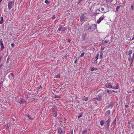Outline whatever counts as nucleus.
Returning <instances> with one entry per match:
<instances>
[{"label":"nucleus","mask_w":134,"mask_h":134,"mask_svg":"<svg viewBox=\"0 0 134 134\" xmlns=\"http://www.w3.org/2000/svg\"><path fill=\"white\" fill-rule=\"evenodd\" d=\"M97 28V25L96 24H92L91 25H86L84 29L86 31L89 32H93Z\"/></svg>","instance_id":"f257e3e1"},{"label":"nucleus","mask_w":134,"mask_h":134,"mask_svg":"<svg viewBox=\"0 0 134 134\" xmlns=\"http://www.w3.org/2000/svg\"><path fill=\"white\" fill-rule=\"evenodd\" d=\"M101 9L100 12L102 13H105L108 12L110 9V7L107 4L101 5L100 6Z\"/></svg>","instance_id":"f03ea898"},{"label":"nucleus","mask_w":134,"mask_h":134,"mask_svg":"<svg viewBox=\"0 0 134 134\" xmlns=\"http://www.w3.org/2000/svg\"><path fill=\"white\" fill-rule=\"evenodd\" d=\"M111 42V40L110 38L108 37H106L102 41V44L105 46H108L110 43Z\"/></svg>","instance_id":"7ed1b4c3"},{"label":"nucleus","mask_w":134,"mask_h":134,"mask_svg":"<svg viewBox=\"0 0 134 134\" xmlns=\"http://www.w3.org/2000/svg\"><path fill=\"white\" fill-rule=\"evenodd\" d=\"M105 84L106 87L108 88H112L113 89L115 88V89H117L118 88V85H117L115 86H112L111 83L107 82Z\"/></svg>","instance_id":"20e7f679"},{"label":"nucleus","mask_w":134,"mask_h":134,"mask_svg":"<svg viewBox=\"0 0 134 134\" xmlns=\"http://www.w3.org/2000/svg\"><path fill=\"white\" fill-rule=\"evenodd\" d=\"M14 2L13 1H10L8 2V9L9 10H10L13 7V6L14 5Z\"/></svg>","instance_id":"39448f33"},{"label":"nucleus","mask_w":134,"mask_h":134,"mask_svg":"<svg viewBox=\"0 0 134 134\" xmlns=\"http://www.w3.org/2000/svg\"><path fill=\"white\" fill-rule=\"evenodd\" d=\"M87 18L86 16L83 15H81L80 17V20L81 22L82 23H84L85 21H86Z\"/></svg>","instance_id":"423d86ee"},{"label":"nucleus","mask_w":134,"mask_h":134,"mask_svg":"<svg viewBox=\"0 0 134 134\" xmlns=\"http://www.w3.org/2000/svg\"><path fill=\"white\" fill-rule=\"evenodd\" d=\"M65 132L64 130L62 129L60 127L58 128V134H64Z\"/></svg>","instance_id":"0eeeda50"},{"label":"nucleus","mask_w":134,"mask_h":134,"mask_svg":"<svg viewBox=\"0 0 134 134\" xmlns=\"http://www.w3.org/2000/svg\"><path fill=\"white\" fill-rule=\"evenodd\" d=\"M105 17V16H104V15L101 16L97 20V23L99 24L101 22V21L103 20L104 19Z\"/></svg>","instance_id":"6e6552de"},{"label":"nucleus","mask_w":134,"mask_h":134,"mask_svg":"<svg viewBox=\"0 0 134 134\" xmlns=\"http://www.w3.org/2000/svg\"><path fill=\"white\" fill-rule=\"evenodd\" d=\"M82 39L83 40H84L86 39L87 38V34L85 32L83 33L82 35Z\"/></svg>","instance_id":"1a4fd4ad"},{"label":"nucleus","mask_w":134,"mask_h":134,"mask_svg":"<svg viewBox=\"0 0 134 134\" xmlns=\"http://www.w3.org/2000/svg\"><path fill=\"white\" fill-rule=\"evenodd\" d=\"M66 30V28L65 27H62V26L60 25V26L58 28V30L59 31H65V30Z\"/></svg>","instance_id":"9d476101"},{"label":"nucleus","mask_w":134,"mask_h":134,"mask_svg":"<svg viewBox=\"0 0 134 134\" xmlns=\"http://www.w3.org/2000/svg\"><path fill=\"white\" fill-rule=\"evenodd\" d=\"M18 102L20 104L26 103V101L24 99H21V98L18 99Z\"/></svg>","instance_id":"9b49d317"},{"label":"nucleus","mask_w":134,"mask_h":134,"mask_svg":"<svg viewBox=\"0 0 134 134\" xmlns=\"http://www.w3.org/2000/svg\"><path fill=\"white\" fill-rule=\"evenodd\" d=\"M0 45H1V50H0V51H2L4 48V47L3 43V41L2 39H1V40H0Z\"/></svg>","instance_id":"f8f14e48"},{"label":"nucleus","mask_w":134,"mask_h":134,"mask_svg":"<svg viewBox=\"0 0 134 134\" xmlns=\"http://www.w3.org/2000/svg\"><path fill=\"white\" fill-rule=\"evenodd\" d=\"M102 97L101 95H99L96 98H94V99H95L97 100H102Z\"/></svg>","instance_id":"ddd939ff"},{"label":"nucleus","mask_w":134,"mask_h":134,"mask_svg":"<svg viewBox=\"0 0 134 134\" xmlns=\"http://www.w3.org/2000/svg\"><path fill=\"white\" fill-rule=\"evenodd\" d=\"M8 77L9 79L11 80L14 77V75L12 73H10Z\"/></svg>","instance_id":"4468645a"},{"label":"nucleus","mask_w":134,"mask_h":134,"mask_svg":"<svg viewBox=\"0 0 134 134\" xmlns=\"http://www.w3.org/2000/svg\"><path fill=\"white\" fill-rule=\"evenodd\" d=\"M110 111L109 110L107 111L105 114V116H109L110 113Z\"/></svg>","instance_id":"2eb2a0df"},{"label":"nucleus","mask_w":134,"mask_h":134,"mask_svg":"<svg viewBox=\"0 0 134 134\" xmlns=\"http://www.w3.org/2000/svg\"><path fill=\"white\" fill-rule=\"evenodd\" d=\"M134 59V52L133 54V56L131 58H129L128 60L129 61H133V60Z\"/></svg>","instance_id":"dca6fc26"},{"label":"nucleus","mask_w":134,"mask_h":134,"mask_svg":"<svg viewBox=\"0 0 134 134\" xmlns=\"http://www.w3.org/2000/svg\"><path fill=\"white\" fill-rule=\"evenodd\" d=\"M91 68H92L91 69V71H96L98 70V69L96 68L92 67H91Z\"/></svg>","instance_id":"f3484780"},{"label":"nucleus","mask_w":134,"mask_h":134,"mask_svg":"<svg viewBox=\"0 0 134 134\" xmlns=\"http://www.w3.org/2000/svg\"><path fill=\"white\" fill-rule=\"evenodd\" d=\"M88 97H86L85 96L83 97L82 98V100L85 101H87L88 100Z\"/></svg>","instance_id":"a211bd4d"},{"label":"nucleus","mask_w":134,"mask_h":134,"mask_svg":"<svg viewBox=\"0 0 134 134\" xmlns=\"http://www.w3.org/2000/svg\"><path fill=\"white\" fill-rule=\"evenodd\" d=\"M100 11H101V9H100V7H99V8L97 9L96 11V14L99 13V12H100Z\"/></svg>","instance_id":"6ab92c4d"},{"label":"nucleus","mask_w":134,"mask_h":134,"mask_svg":"<svg viewBox=\"0 0 134 134\" xmlns=\"http://www.w3.org/2000/svg\"><path fill=\"white\" fill-rule=\"evenodd\" d=\"M110 121V119H108L106 121L107 124V125L108 126H109V125Z\"/></svg>","instance_id":"aec40b11"},{"label":"nucleus","mask_w":134,"mask_h":134,"mask_svg":"<svg viewBox=\"0 0 134 134\" xmlns=\"http://www.w3.org/2000/svg\"><path fill=\"white\" fill-rule=\"evenodd\" d=\"M116 123V118H115L112 123V125L113 126H115Z\"/></svg>","instance_id":"412c9836"},{"label":"nucleus","mask_w":134,"mask_h":134,"mask_svg":"<svg viewBox=\"0 0 134 134\" xmlns=\"http://www.w3.org/2000/svg\"><path fill=\"white\" fill-rule=\"evenodd\" d=\"M113 103H111L108 106L109 108H110L111 109H112L113 107Z\"/></svg>","instance_id":"4be33fe9"},{"label":"nucleus","mask_w":134,"mask_h":134,"mask_svg":"<svg viewBox=\"0 0 134 134\" xmlns=\"http://www.w3.org/2000/svg\"><path fill=\"white\" fill-rule=\"evenodd\" d=\"M121 6V5L117 6V7L116 8V11H115L116 12H117V13L118 12L119 9L120 8Z\"/></svg>","instance_id":"5701e85b"},{"label":"nucleus","mask_w":134,"mask_h":134,"mask_svg":"<svg viewBox=\"0 0 134 134\" xmlns=\"http://www.w3.org/2000/svg\"><path fill=\"white\" fill-rule=\"evenodd\" d=\"M62 123L65 126H67L68 125V122H65L63 121Z\"/></svg>","instance_id":"b1692460"},{"label":"nucleus","mask_w":134,"mask_h":134,"mask_svg":"<svg viewBox=\"0 0 134 134\" xmlns=\"http://www.w3.org/2000/svg\"><path fill=\"white\" fill-rule=\"evenodd\" d=\"M1 18V20L0 21V24H2L3 23V18L2 16H1L0 18Z\"/></svg>","instance_id":"393cba45"},{"label":"nucleus","mask_w":134,"mask_h":134,"mask_svg":"<svg viewBox=\"0 0 134 134\" xmlns=\"http://www.w3.org/2000/svg\"><path fill=\"white\" fill-rule=\"evenodd\" d=\"M83 113L82 112L81 113H80L79 115L78 116V118L79 119L83 115Z\"/></svg>","instance_id":"a878e982"},{"label":"nucleus","mask_w":134,"mask_h":134,"mask_svg":"<svg viewBox=\"0 0 134 134\" xmlns=\"http://www.w3.org/2000/svg\"><path fill=\"white\" fill-rule=\"evenodd\" d=\"M133 51L132 50H130L129 51V54H127V55H130L132 53Z\"/></svg>","instance_id":"bb28decb"},{"label":"nucleus","mask_w":134,"mask_h":134,"mask_svg":"<svg viewBox=\"0 0 134 134\" xmlns=\"http://www.w3.org/2000/svg\"><path fill=\"white\" fill-rule=\"evenodd\" d=\"M104 123V121L102 120L100 121V124L101 126H103Z\"/></svg>","instance_id":"cd10ccee"},{"label":"nucleus","mask_w":134,"mask_h":134,"mask_svg":"<svg viewBox=\"0 0 134 134\" xmlns=\"http://www.w3.org/2000/svg\"><path fill=\"white\" fill-rule=\"evenodd\" d=\"M8 125L6 124L4 125V128L5 129H7L8 128Z\"/></svg>","instance_id":"c85d7f7f"},{"label":"nucleus","mask_w":134,"mask_h":134,"mask_svg":"<svg viewBox=\"0 0 134 134\" xmlns=\"http://www.w3.org/2000/svg\"><path fill=\"white\" fill-rule=\"evenodd\" d=\"M104 1H105L107 3L108 2H111L113 0H103Z\"/></svg>","instance_id":"c756f323"},{"label":"nucleus","mask_w":134,"mask_h":134,"mask_svg":"<svg viewBox=\"0 0 134 134\" xmlns=\"http://www.w3.org/2000/svg\"><path fill=\"white\" fill-rule=\"evenodd\" d=\"M110 91H111V92H117V91H113V90H107V92H109Z\"/></svg>","instance_id":"7c9ffc66"},{"label":"nucleus","mask_w":134,"mask_h":134,"mask_svg":"<svg viewBox=\"0 0 134 134\" xmlns=\"http://www.w3.org/2000/svg\"><path fill=\"white\" fill-rule=\"evenodd\" d=\"M103 55V53L102 52H101L100 53V54L99 55L100 56V58H101L102 57V55Z\"/></svg>","instance_id":"2f4dec72"},{"label":"nucleus","mask_w":134,"mask_h":134,"mask_svg":"<svg viewBox=\"0 0 134 134\" xmlns=\"http://www.w3.org/2000/svg\"><path fill=\"white\" fill-rule=\"evenodd\" d=\"M131 9L132 10H133L132 11H133V8H134V5H131Z\"/></svg>","instance_id":"473e14b6"},{"label":"nucleus","mask_w":134,"mask_h":134,"mask_svg":"<svg viewBox=\"0 0 134 134\" xmlns=\"http://www.w3.org/2000/svg\"><path fill=\"white\" fill-rule=\"evenodd\" d=\"M87 132V131L86 129L84 130L83 131H82V134H83L85 133H86Z\"/></svg>","instance_id":"72a5a7b5"},{"label":"nucleus","mask_w":134,"mask_h":134,"mask_svg":"<svg viewBox=\"0 0 134 134\" xmlns=\"http://www.w3.org/2000/svg\"><path fill=\"white\" fill-rule=\"evenodd\" d=\"M55 77L56 78H60V76L58 74L57 75H55Z\"/></svg>","instance_id":"f704fd0d"},{"label":"nucleus","mask_w":134,"mask_h":134,"mask_svg":"<svg viewBox=\"0 0 134 134\" xmlns=\"http://www.w3.org/2000/svg\"><path fill=\"white\" fill-rule=\"evenodd\" d=\"M45 2L47 4H48L50 3V2L49 1L47 0H46L45 1Z\"/></svg>","instance_id":"c9c22d12"},{"label":"nucleus","mask_w":134,"mask_h":134,"mask_svg":"<svg viewBox=\"0 0 134 134\" xmlns=\"http://www.w3.org/2000/svg\"><path fill=\"white\" fill-rule=\"evenodd\" d=\"M54 98H60V97L59 96H57L56 95H54Z\"/></svg>","instance_id":"e433bc0d"},{"label":"nucleus","mask_w":134,"mask_h":134,"mask_svg":"<svg viewBox=\"0 0 134 134\" xmlns=\"http://www.w3.org/2000/svg\"><path fill=\"white\" fill-rule=\"evenodd\" d=\"M26 115L29 118V119H30L31 120H32L33 119H31V118L30 116V115H29L28 114V115Z\"/></svg>","instance_id":"4c0bfd02"},{"label":"nucleus","mask_w":134,"mask_h":134,"mask_svg":"<svg viewBox=\"0 0 134 134\" xmlns=\"http://www.w3.org/2000/svg\"><path fill=\"white\" fill-rule=\"evenodd\" d=\"M51 18L52 19H54L55 18V15H53Z\"/></svg>","instance_id":"58836bf2"},{"label":"nucleus","mask_w":134,"mask_h":134,"mask_svg":"<svg viewBox=\"0 0 134 134\" xmlns=\"http://www.w3.org/2000/svg\"><path fill=\"white\" fill-rule=\"evenodd\" d=\"M84 54H85V53L84 52H83L82 53L81 55H80V57H82L84 55Z\"/></svg>","instance_id":"ea45409f"},{"label":"nucleus","mask_w":134,"mask_h":134,"mask_svg":"<svg viewBox=\"0 0 134 134\" xmlns=\"http://www.w3.org/2000/svg\"><path fill=\"white\" fill-rule=\"evenodd\" d=\"M99 54H98L97 56H96V60H97V59H98V57H99Z\"/></svg>","instance_id":"a19ab883"},{"label":"nucleus","mask_w":134,"mask_h":134,"mask_svg":"<svg viewBox=\"0 0 134 134\" xmlns=\"http://www.w3.org/2000/svg\"><path fill=\"white\" fill-rule=\"evenodd\" d=\"M3 81H1L0 83V87H1L3 85Z\"/></svg>","instance_id":"79ce46f5"},{"label":"nucleus","mask_w":134,"mask_h":134,"mask_svg":"<svg viewBox=\"0 0 134 134\" xmlns=\"http://www.w3.org/2000/svg\"><path fill=\"white\" fill-rule=\"evenodd\" d=\"M14 43H12L11 44V46L13 47V48L14 47Z\"/></svg>","instance_id":"37998d69"},{"label":"nucleus","mask_w":134,"mask_h":134,"mask_svg":"<svg viewBox=\"0 0 134 134\" xmlns=\"http://www.w3.org/2000/svg\"><path fill=\"white\" fill-rule=\"evenodd\" d=\"M54 113L55 114V115H54L53 116H54V117H55L57 116V113L56 112H55Z\"/></svg>","instance_id":"c03bdc74"},{"label":"nucleus","mask_w":134,"mask_h":134,"mask_svg":"<svg viewBox=\"0 0 134 134\" xmlns=\"http://www.w3.org/2000/svg\"><path fill=\"white\" fill-rule=\"evenodd\" d=\"M77 59H75V60L74 62V63H75V64H76L77 63Z\"/></svg>","instance_id":"a18cd8bd"},{"label":"nucleus","mask_w":134,"mask_h":134,"mask_svg":"<svg viewBox=\"0 0 134 134\" xmlns=\"http://www.w3.org/2000/svg\"><path fill=\"white\" fill-rule=\"evenodd\" d=\"M73 130H71V132H70V134H73Z\"/></svg>","instance_id":"49530a36"},{"label":"nucleus","mask_w":134,"mask_h":134,"mask_svg":"<svg viewBox=\"0 0 134 134\" xmlns=\"http://www.w3.org/2000/svg\"><path fill=\"white\" fill-rule=\"evenodd\" d=\"M97 62V60H95L94 62V63L95 64H96Z\"/></svg>","instance_id":"de8ad7c7"},{"label":"nucleus","mask_w":134,"mask_h":134,"mask_svg":"<svg viewBox=\"0 0 134 134\" xmlns=\"http://www.w3.org/2000/svg\"><path fill=\"white\" fill-rule=\"evenodd\" d=\"M74 59H77L76 57L75 56H74Z\"/></svg>","instance_id":"09e8293b"},{"label":"nucleus","mask_w":134,"mask_h":134,"mask_svg":"<svg viewBox=\"0 0 134 134\" xmlns=\"http://www.w3.org/2000/svg\"><path fill=\"white\" fill-rule=\"evenodd\" d=\"M125 106L126 108H128L129 107V106L127 105H126Z\"/></svg>","instance_id":"8fccbe9b"},{"label":"nucleus","mask_w":134,"mask_h":134,"mask_svg":"<svg viewBox=\"0 0 134 134\" xmlns=\"http://www.w3.org/2000/svg\"><path fill=\"white\" fill-rule=\"evenodd\" d=\"M104 49V48L102 47L100 49L101 51H103Z\"/></svg>","instance_id":"3c124183"},{"label":"nucleus","mask_w":134,"mask_h":134,"mask_svg":"<svg viewBox=\"0 0 134 134\" xmlns=\"http://www.w3.org/2000/svg\"><path fill=\"white\" fill-rule=\"evenodd\" d=\"M134 39V35H133V37L132 38V39H131V40H133Z\"/></svg>","instance_id":"603ef678"},{"label":"nucleus","mask_w":134,"mask_h":134,"mask_svg":"<svg viewBox=\"0 0 134 134\" xmlns=\"http://www.w3.org/2000/svg\"><path fill=\"white\" fill-rule=\"evenodd\" d=\"M42 88V87L41 86V85H40L39 86V89H40V88Z\"/></svg>","instance_id":"864d4df0"},{"label":"nucleus","mask_w":134,"mask_h":134,"mask_svg":"<svg viewBox=\"0 0 134 134\" xmlns=\"http://www.w3.org/2000/svg\"><path fill=\"white\" fill-rule=\"evenodd\" d=\"M2 56H1L0 57V60H1V59H2Z\"/></svg>","instance_id":"5fc2aeb1"},{"label":"nucleus","mask_w":134,"mask_h":134,"mask_svg":"<svg viewBox=\"0 0 134 134\" xmlns=\"http://www.w3.org/2000/svg\"><path fill=\"white\" fill-rule=\"evenodd\" d=\"M71 41V40L70 39H69L68 40V42H70Z\"/></svg>","instance_id":"6e6d98bb"},{"label":"nucleus","mask_w":134,"mask_h":134,"mask_svg":"<svg viewBox=\"0 0 134 134\" xmlns=\"http://www.w3.org/2000/svg\"><path fill=\"white\" fill-rule=\"evenodd\" d=\"M131 62V63H130V64H132L133 63V61H130Z\"/></svg>","instance_id":"4d7b16f0"},{"label":"nucleus","mask_w":134,"mask_h":134,"mask_svg":"<svg viewBox=\"0 0 134 134\" xmlns=\"http://www.w3.org/2000/svg\"><path fill=\"white\" fill-rule=\"evenodd\" d=\"M128 124L129 125H130V121H129L128 122Z\"/></svg>","instance_id":"13d9d810"},{"label":"nucleus","mask_w":134,"mask_h":134,"mask_svg":"<svg viewBox=\"0 0 134 134\" xmlns=\"http://www.w3.org/2000/svg\"><path fill=\"white\" fill-rule=\"evenodd\" d=\"M129 55V58H131V54H130V55Z\"/></svg>","instance_id":"bf43d9fd"},{"label":"nucleus","mask_w":134,"mask_h":134,"mask_svg":"<svg viewBox=\"0 0 134 134\" xmlns=\"http://www.w3.org/2000/svg\"><path fill=\"white\" fill-rule=\"evenodd\" d=\"M9 59V58H8L7 59V63H8V60Z\"/></svg>","instance_id":"052dcab7"},{"label":"nucleus","mask_w":134,"mask_h":134,"mask_svg":"<svg viewBox=\"0 0 134 134\" xmlns=\"http://www.w3.org/2000/svg\"><path fill=\"white\" fill-rule=\"evenodd\" d=\"M1 66H2V65L1 64L0 65V67H1Z\"/></svg>","instance_id":"680f3d73"},{"label":"nucleus","mask_w":134,"mask_h":134,"mask_svg":"<svg viewBox=\"0 0 134 134\" xmlns=\"http://www.w3.org/2000/svg\"><path fill=\"white\" fill-rule=\"evenodd\" d=\"M131 126H132V128L133 129V126L132 125Z\"/></svg>","instance_id":"e2e57ef3"},{"label":"nucleus","mask_w":134,"mask_h":134,"mask_svg":"<svg viewBox=\"0 0 134 134\" xmlns=\"http://www.w3.org/2000/svg\"><path fill=\"white\" fill-rule=\"evenodd\" d=\"M2 1V0H0V2H1Z\"/></svg>","instance_id":"0e129e2a"},{"label":"nucleus","mask_w":134,"mask_h":134,"mask_svg":"<svg viewBox=\"0 0 134 134\" xmlns=\"http://www.w3.org/2000/svg\"><path fill=\"white\" fill-rule=\"evenodd\" d=\"M132 66V64H130V66Z\"/></svg>","instance_id":"69168bd1"},{"label":"nucleus","mask_w":134,"mask_h":134,"mask_svg":"<svg viewBox=\"0 0 134 134\" xmlns=\"http://www.w3.org/2000/svg\"><path fill=\"white\" fill-rule=\"evenodd\" d=\"M1 60H0V63L1 62Z\"/></svg>","instance_id":"338daca9"}]
</instances>
